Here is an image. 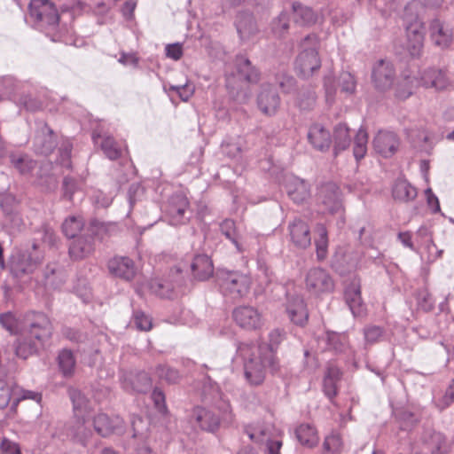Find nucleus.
<instances>
[{
    "label": "nucleus",
    "instance_id": "f257e3e1",
    "mask_svg": "<svg viewBox=\"0 0 454 454\" xmlns=\"http://www.w3.org/2000/svg\"><path fill=\"white\" fill-rule=\"evenodd\" d=\"M239 359L243 364L245 379L251 386L263 383L267 368L273 373L280 368L279 362L272 352L263 353V348L252 341L237 342L236 360Z\"/></svg>",
    "mask_w": 454,
    "mask_h": 454
},
{
    "label": "nucleus",
    "instance_id": "f03ea898",
    "mask_svg": "<svg viewBox=\"0 0 454 454\" xmlns=\"http://www.w3.org/2000/svg\"><path fill=\"white\" fill-rule=\"evenodd\" d=\"M29 19L33 26L53 42H65L67 27L59 23V14L50 0H31Z\"/></svg>",
    "mask_w": 454,
    "mask_h": 454
},
{
    "label": "nucleus",
    "instance_id": "7ed1b4c3",
    "mask_svg": "<svg viewBox=\"0 0 454 454\" xmlns=\"http://www.w3.org/2000/svg\"><path fill=\"white\" fill-rule=\"evenodd\" d=\"M319 38L312 33L303 38L301 43V51L295 60V70L304 79L309 78L321 67L318 56Z\"/></svg>",
    "mask_w": 454,
    "mask_h": 454
},
{
    "label": "nucleus",
    "instance_id": "20e7f679",
    "mask_svg": "<svg viewBox=\"0 0 454 454\" xmlns=\"http://www.w3.org/2000/svg\"><path fill=\"white\" fill-rule=\"evenodd\" d=\"M215 281L221 293L233 300L246 296L252 285L251 277L239 270H218Z\"/></svg>",
    "mask_w": 454,
    "mask_h": 454
},
{
    "label": "nucleus",
    "instance_id": "39448f33",
    "mask_svg": "<svg viewBox=\"0 0 454 454\" xmlns=\"http://www.w3.org/2000/svg\"><path fill=\"white\" fill-rule=\"evenodd\" d=\"M106 231V226L98 221L90 222L84 232L69 244L68 254L72 260L80 261L90 255L95 250V237Z\"/></svg>",
    "mask_w": 454,
    "mask_h": 454
},
{
    "label": "nucleus",
    "instance_id": "423d86ee",
    "mask_svg": "<svg viewBox=\"0 0 454 454\" xmlns=\"http://www.w3.org/2000/svg\"><path fill=\"white\" fill-rule=\"evenodd\" d=\"M25 335L43 347L49 341L53 333V325L47 315L41 312H34L31 318L26 319Z\"/></svg>",
    "mask_w": 454,
    "mask_h": 454
},
{
    "label": "nucleus",
    "instance_id": "0eeeda50",
    "mask_svg": "<svg viewBox=\"0 0 454 454\" xmlns=\"http://www.w3.org/2000/svg\"><path fill=\"white\" fill-rule=\"evenodd\" d=\"M306 288L313 294L333 293L335 283L330 273L320 267L310 269L305 278Z\"/></svg>",
    "mask_w": 454,
    "mask_h": 454
},
{
    "label": "nucleus",
    "instance_id": "6e6552de",
    "mask_svg": "<svg viewBox=\"0 0 454 454\" xmlns=\"http://www.w3.org/2000/svg\"><path fill=\"white\" fill-rule=\"evenodd\" d=\"M451 445L441 432L427 430L421 437L420 454H450Z\"/></svg>",
    "mask_w": 454,
    "mask_h": 454
},
{
    "label": "nucleus",
    "instance_id": "1a4fd4ad",
    "mask_svg": "<svg viewBox=\"0 0 454 454\" xmlns=\"http://www.w3.org/2000/svg\"><path fill=\"white\" fill-rule=\"evenodd\" d=\"M188 207L189 201L186 197L182 194H174L164 205L163 212L168 223L177 226L186 223L187 218L184 215Z\"/></svg>",
    "mask_w": 454,
    "mask_h": 454
},
{
    "label": "nucleus",
    "instance_id": "9d476101",
    "mask_svg": "<svg viewBox=\"0 0 454 454\" xmlns=\"http://www.w3.org/2000/svg\"><path fill=\"white\" fill-rule=\"evenodd\" d=\"M395 71L391 62L384 59L379 60L373 67L372 81L374 87L380 91L389 90L394 82Z\"/></svg>",
    "mask_w": 454,
    "mask_h": 454
},
{
    "label": "nucleus",
    "instance_id": "9b49d317",
    "mask_svg": "<svg viewBox=\"0 0 454 454\" xmlns=\"http://www.w3.org/2000/svg\"><path fill=\"white\" fill-rule=\"evenodd\" d=\"M308 143L318 152L326 153L333 144L332 133L323 124L312 123L307 133Z\"/></svg>",
    "mask_w": 454,
    "mask_h": 454
},
{
    "label": "nucleus",
    "instance_id": "f8f14e48",
    "mask_svg": "<svg viewBox=\"0 0 454 454\" xmlns=\"http://www.w3.org/2000/svg\"><path fill=\"white\" fill-rule=\"evenodd\" d=\"M318 201L325 210L330 214H336L342 210L340 188L334 183L323 184L318 192Z\"/></svg>",
    "mask_w": 454,
    "mask_h": 454
},
{
    "label": "nucleus",
    "instance_id": "ddd939ff",
    "mask_svg": "<svg viewBox=\"0 0 454 454\" xmlns=\"http://www.w3.org/2000/svg\"><path fill=\"white\" fill-rule=\"evenodd\" d=\"M287 230L290 241L296 248L306 249L310 246V228L307 222L294 218L288 223Z\"/></svg>",
    "mask_w": 454,
    "mask_h": 454
},
{
    "label": "nucleus",
    "instance_id": "4468645a",
    "mask_svg": "<svg viewBox=\"0 0 454 454\" xmlns=\"http://www.w3.org/2000/svg\"><path fill=\"white\" fill-rule=\"evenodd\" d=\"M280 102L278 93L270 84L264 83L261 86V90L257 96V106L263 114L275 115L280 106Z\"/></svg>",
    "mask_w": 454,
    "mask_h": 454
},
{
    "label": "nucleus",
    "instance_id": "2eb2a0df",
    "mask_svg": "<svg viewBox=\"0 0 454 454\" xmlns=\"http://www.w3.org/2000/svg\"><path fill=\"white\" fill-rule=\"evenodd\" d=\"M399 138L395 132L380 130L373 138L375 152L384 158L393 156L399 147Z\"/></svg>",
    "mask_w": 454,
    "mask_h": 454
},
{
    "label": "nucleus",
    "instance_id": "dca6fc26",
    "mask_svg": "<svg viewBox=\"0 0 454 454\" xmlns=\"http://www.w3.org/2000/svg\"><path fill=\"white\" fill-rule=\"evenodd\" d=\"M419 82L426 88H434L436 90H443L450 86V80L447 70L436 67L425 69L420 74Z\"/></svg>",
    "mask_w": 454,
    "mask_h": 454
},
{
    "label": "nucleus",
    "instance_id": "f3484780",
    "mask_svg": "<svg viewBox=\"0 0 454 454\" xmlns=\"http://www.w3.org/2000/svg\"><path fill=\"white\" fill-rule=\"evenodd\" d=\"M192 419L201 430L206 432L215 433L220 427L221 419L219 415L214 411L205 407H194Z\"/></svg>",
    "mask_w": 454,
    "mask_h": 454
},
{
    "label": "nucleus",
    "instance_id": "a211bd4d",
    "mask_svg": "<svg viewBox=\"0 0 454 454\" xmlns=\"http://www.w3.org/2000/svg\"><path fill=\"white\" fill-rule=\"evenodd\" d=\"M234 321L242 328L247 330L257 329L262 325L261 315L256 309L251 306H240L232 312Z\"/></svg>",
    "mask_w": 454,
    "mask_h": 454
},
{
    "label": "nucleus",
    "instance_id": "6ab92c4d",
    "mask_svg": "<svg viewBox=\"0 0 454 454\" xmlns=\"http://www.w3.org/2000/svg\"><path fill=\"white\" fill-rule=\"evenodd\" d=\"M109 272L114 277L130 281L136 275L134 262L127 256H115L107 263Z\"/></svg>",
    "mask_w": 454,
    "mask_h": 454
},
{
    "label": "nucleus",
    "instance_id": "aec40b11",
    "mask_svg": "<svg viewBox=\"0 0 454 454\" xmlns=\"http://www.w3.org/2000/svg\"><path fill=\"white\" fill-rule=\"evenodd\" d=\"M92 141L95 145L100 147L105 156L110 160H115L121 157V145L113 136L93 132Z\"/></svg>",
    "mask_w": 454,
    "mask_h": 454
},
{
    "label": "nucleus",
    "instance_id": "412c9836",
    "mask_svg": "<svg viewBox=\"0 0 454 454\" xmlns=\"http://www.w3.org/2000/svg\"><path fill=\"white\" fill-rule=\"evenodd\" d=\"M235 68L240 79L251 84H256L261 79L260 70L252 64L245 54H238L234 59Z\"/></svg>",
    "mask_w": 454,
    "mask_h": 454
},
{
    "label": "nucleus",
    "instance_id": "4be33fe9",
    "mask_svg": "<svg viewBox=\"0 0 454 454\" xmlns=\"http://www.w3.org/2000/svg\"><path fill=\"white\" fill-rule=\"evenodd\" d=\"M430 38L433 43L441 48L446 49L450 46L453 38V32L445 26L440 20H432L429 26Z\"/></svg>",
    "mask_w": 454,
    "mask_h": 454
},
{
    "label": "nucleus",
    "instance_id": "5701e85b",
    "mask_svg": "<svg viewBox=\"0 0 454 454\" xmlns=\"http://www.w3.org/2000/svg\"><path fill=\"white\" fill-rule=\"evenodd\" d=\"M333 139V153L337 157L343 151L349 148L352 141L350 129L346 123H338L333 127L332 133Z\"/></svg>",
    "mask_w": 454,
    "mask_h": 454
},
{
    "label": "nucleus",
    "instance_id": "b1692460",
    "mask_svg": "<svg viewBox=\"0 0 454 454\" xmlns=\"http://www.w3.org/2000/svg\"><path fill=\"white\" fill-rule=\"evenodd\" d=\"M286 190L289 198L297 204L302 203L309 196V184L297 176L286 179Z\"/></svg>",
    "mask_w": 454,
    "mask_h": 454
},
{
    "label": "nucleus",
    "instance_id": "393cba45",
    "mask_svg": "<svg viewBox=\"0 0 454 454\" xmlns=\"http://www.w3.org/2000/svg\"><path fill=\"white\" fill-rule=\"evenodd\" d=\"M345 301L352 314L356 317L363 312V301L361 297L360 279L354 278L344 292Z\"/></svg>",
    "mask_w": 454,
    "mask_h": 454
},
{
    "label": "nucleus",
    "instance_id": "a878e982",
    "mask_svg": "<svg viewBox=\"0 0 454 454\" xmlns=\"http://www.w3.org/2000/svg\"><path fill=\"white\" fill-rule=\"evenodd\" d=\"M190 267L193 278L200 281L207 280L214 272L210 257L204 254L195 255Z\"/></svg>",
    "mask_w": 454,
    "mask_h": 454
},
{
    "label": "nucleus",
    "instance_id": "bb28decb",
    "mask_svg": "<svg viewBox=\"0 0 454 454\" xmlns=\"http://www.w3.org/2000/svg\"><path fill=\"white\" fill-rule=\"evenodd\" d=\"M235 26L240 39L243 41L248 40L257 32L256 22L250 12H239L236 16Z\"/></svg>",
    "mask_w": 454,
    "mask_h": 454
},
{
    "label": "nucleus",
    "instance_id": "cd10ccee",
    "mask_svg": "<svg viewBox=\"0 0 454 454\" xmlns=\"http://www.w3.org/2000/svg\"><path fill=\"white\" fill-rule=\"evenodd\" d=\"M294 434L298 442L304 447L311 449L318 444V433L316 427L312 424H300L295 428Z\"/></svg>",
    "mask_w": 454,
    "mask_h": 454
},
{
    "label": "nucleus",
    "instance_id": "c85d7f7f",
    "mask_svg": "<svg viewBox=\"0 0 454 454\" xmlns=\"http://www.w3.org/2000/svg\"><path fill=\"white\" fill-rule=\"evenodd\" d=\"M408 37V51L413 58L419 57L424 42V34L420 30V24H409L406 27Z\"/></svg>",
    "mask_w": 454,
    "mask_h": 454
},
{
    "label": "nucleus",
    "instance_id": "c756f323",
    "mask_svg": "<svg viewBox=\"0 0 454 454\" xmlns=\"http://www.w3.org/2000/svg\"><path fill=\"white\" fill-rule=\"evenodd\" d=\"M7 160L12 168L23 176L30 174L36 166V161L22 153H9L7 154Z\"/></svg>",
    "mask_w": 454,
    "mask_h": 454
},
{
    "label": "nucleus",
    "instance_id": "7c9ffc66",
    "mask_svg": "<svg viewBox=\"0 0 454 454\" xmlns=\"http://www.w3.org/2000/svg\"><path fill=\"white\" fill-rule=\"evenodd\" d=\"M322 340L325 343V349L336 354L344 353L349 348L348 337L345 333L326 331L325 335L322 337Z\"/></svg>",
    "mask_w": 454,
    "mask_h": 454
},
{
    "label": "nucleus",
    "instance_id": "2f4dec72",
    "mask_svg": "<svg viewBox=\"0 0 454 454\" xmlns=\"http://www.w3.org/2000/svg\"><path fill=\"white\" fill-rule=\"evenodd\" d=\"M294 22L302 27L314 25L317 20V14L315 11L300 2H294L292 4Z\"/></svg>",
    "mask_w": 454,
    "mask_h": 454
},
{
    "label": "nucleus",
    "instance_id": "473e14b6",
    "mask_svg": "<svg viewBox=\"0 0 454 454\" xmlns=\"http://www.w3.org/2000/svg\"><path fill=\"white\" fill-rule=\"evenodd\" d=\"M35 263L26 254L12 256L10 262V271L15 278H21L25 274L32 273Z\"/></svg>",
    "mask_w": 454,
    "mask_h": 454
},
{
    "label": "nucleus",
    "instance_id": "72a5a7b5",
    "mask_svg": "<svg viewBox=\"0 0 454 454\" xmlns=\"http://www.w3.org/2000/svg\"><path fill=\"white\" fill-rule=\"evenodd\" d=\"M286 311L294 324L303 326L307 323L309 313L302 299L295 298L287 305Z\"/></svg>",
    "mask_w": 454,
    "mask_h": 454
},
{
    "label": "nucleus",
    "instance_id": "f704fd0d",
    "mask_svg": "<svg viewBox=\"0 0 454 454\" xmlns=\"http://www.w3.org/2000/svg\"><path fill=\"white\" fill-rule=\"evenodd\" d=\"M417 189L406 180H397L392 188L393 198L396 200L411 201L417 197Z\"/></svg>",
    "mask_w": 454,
    "mask_h": 454
},
{
    "label": "nucleus",
    "instance_id": "c9c22d12",
    "mask_svg": "<svg viewBox=\"0 0 454 454\" xmlns=\"http://www.w3.org/2000/svg\"><path fill=\"white\" fill-rule=\"evenodd\" d=\"M122 386L128 391L145 393L151 387L152 380L147 372H139L129 381L125 380Z\"/></svg>",
    "mask_w": 454,
    "mask_h": 454
},
{
    "label": "nucleus",
    "instance_id": "e433bc0d",
    "mask_svg": "<svg viewBox=\"0 0 454 454\" xmlns=\"http://www.w3.org/2000/svg\"><path fill=\"white\" fill-rule=\"evenodd\" d=\"M119 418H116L115 423L105 413L98 414L93 419L95 431L101 436L106 437L115 431L121 424Z\"/></svg>",
    "mask_w": 454,
    "mask_h": 454
},
{
    "label": "nucleus",
    "instance_id": "4c0bfd02",
    "mask_svg": "<svg viewBox=\"0 0 454 454\" xmlns=\"http://www.w3.org/2000/svg\"><path fill=\"white\" fill-rule=\"evenodd\" d=\"M85 221L82 215H69L61 225L63 234L67 239H74L84 229Z\"/></svg>",
    "mask_w": 454,
    "mask_h": 454
},
{
    "label": "nucleus",
    "instance_id": "58836bf2",
    "mask_svg": "<svg viewBox=\"0 0 454 454\" xmlns=\"http://www.w3.org/2000/svg\"><path fill=\"white\" fill-rule=\"evenodd\" d=\"M75 364V357L70 349L65 348L59 353L58 365L63 376H72L74 372Z\"/></svg>",
    "mask_w": 454,
    "mask_h": 454
},
{
    "label": "nucleus",
    "instance_id": "ea45409f",
    "mask_svg": "<svg viewBox=\"0 0 454 454\" xmlns=\"http://www.w3.org/2000/svg\"><path fill=\"white\" fill-rule=\"evenodd\" d=\"M426 8L420 0H411L405 8L403 17L409 24H421L420 17Z\"/></svg>",
    "mask_w": 454,
    "mask_h": 454
},
{
    "label": "nucleus",
    "instance_id": "a19ab883",
    "mask_svg": "<svg viewBox=\"0 0 454 454\" xmlns=\"http://www.w3.org/2000/svg\"><path fill=\"white\" fill-rule=\"evenodd\" d=\"M37 342H35L26 335L23 339L18 340L15 344V354L21 359H27L38 352L41 348Z\"/></svg>",
    "mask_w": 454,
    "mask_h": 454
},
{
    "label": "nucleus",
    "instance_id": "79ce46f5",
    "mask_svg": "<svg viewBox=\"0 0 454 454\" xmlns=\"http://www.w3.org/2000/svg\"><path fill=\"white\" fill-rule=\"evenodd\" d=\"M368 133L364 128H360L354 137L353 155L358 162L367 153Z\"/></svg>",
    "mask_w": 454,
    "mask_h": 454
},
{
    "label": "nucleus",
    "instance_id": "37998d69",
    "mask_svg": "<svg viewBox=\"0 0 454 454\" xmlns=\"http://www.w3.org/2000/svg\"><path fill=\"white\" fill-rule=\"evenodd\" d=\"M317 96L313 89L302 88L295 98V106L301 111H311L316 106Z\"/></svg>",
    "mask_w": 454,
    "mask_h": 454
},
{
    "label": "nucleus",
    "instance_id": "c03bdc74",
    "mask_svg": "<svg viewBox=\"0 0 454 454\" xmlns=\"http://www.w3.org/2000/svg\"><path fill=\"white\" fill-rule=\"evenodd\" d=\"M317 232L318 237L315 240L317 257L319 261L326 258L328 248V231L324 224L317 225Z\"/></svg>",
    "mask_w": 454,
    "mask_h": 454
},
{
    "label": "nucleus",
    "instance_id": "a18cd8bd",
    "mask_svg": "<svg viewBox=\"0 0 454 454\" xmlns=\"http://www.w3.org/2000/svg\"><path fill=\"white\" fill-rule=\"evenodd\" d=\"M274 81L285 94H291L296 90L295 78L285 70L278 71L275 74Z\"/></svg>",
    "mask_w": 454,
    "mask_h": 454
},
{
    "label": "nucleus",
    "instance_id": "49530a36",
    "mask_svg": "<svg viewBox=\"0 0 454 454\" xmlns=\"http://www.w3.org/2000/svg\"><path fill=\"white\" fill-rule=\"evenodd\" d=\"M154 374L168 384H176L181 380L179 371L168 364H158L154 369Z\"/></svg>",
    "mask_w": 454,
    "mask_h": 454
},
{
    "label": "nucleus",
    "instance_id": "de8ad7c7",
    "mask_svg": "<svg viewBox=\"0 0 454 454\" xmlns=\"http://www.w3.org/2000/svg\"><path fill=\"white\" fill-rule=\"evenodd\" d=\"M221 151L231 160H239L242 153V145L239 138L226 137L221 144Z\"/></svg>",
    "mask_w": 454,
    "mask_h": 454
},
{
    "label": "nucleus",
    "instance_id": "09e8293b",
    "mask_svg": "<svg viewBox=\"0 0 454 454\" xmlns=\"http://www.w3.org/2000/svg\"><path fill=\"white\" fill-rule=\"evenodd\" d=\"M42 132H46L48 134V137H45L44 139H42L40 137H37L35 138V141L36 145H40V147L38 148L40 153L47 155L53 151L56 145V143L53 139L54 132L47 124H44V126L42 129Z\"/></svg>",
    "mask_w": 454,
    "mask_h": 454
},
{
    "label": "nucleus",
    "instance_id": "8fccbe9b",
    "mask_svg": "<svg viewBox=\"0 0 454 454\" xmlns=\"http://www.w3.org/2000/svg\"><path fill=\"white\" fill-rule=\"evenodd\" d=\"M415 81V78L409 75L404 76L401 81H399L395 86V98L404 100L411 96Z\"/></svg>",
    "mask_w": 454,
    "mask_h": 454
},
{
    "label": "nucleus",
    "instance_id": "3c124183",
    "mask_svg": "<svg viewBox=\"0 0 454 454\" xmlns=\"http://www.w3.org/2000/svg\"><path fill=\"white\" fill-rule=\"evenodd\" d=\"M42 399H43L42 393L37 392V391L21 388L20 390L19 395L14 397L12 400V403L11 404V411L12 412H16L18 405L21 401L32 400V401H35L36 403H41Z\"/></svg>",
    "mask_w": 454,
    "mask_h": 454
},
{
    "label": "nucleus",
    "instance_id": "603ef678",
    "mask_svg": "<svg viewBox=\"0 0 454 454\" xmlns=\"http://www.w3.org/2000/svg\"><path fill=\"white\" fill-rule=\"evenodd\" d=\"M220 230L221 232L231 241V243L235 246L237 250L239 253H242L244 250L241 247V245L239 243L237 239L236 235V228H235V223L233 220L231 219H225L223 220L220 224Z\"/></svg>",
    "mask_w": 454,
    "mask_h": 454
},
{
    "label": "nucleus",
    "instance_id": "864d4df0",
    "mask_svg": "<svg viewBox=\"0 0 454 454\" xmlns=\"http://www.w3.org/2000/svg\"><path fill=\"white\" fill-rule=\"evenodd\" d=\"M289 30V15L286 12H281L279 15L272 21L273 34L282 38Z\"/></svg>",
    "mask_w": 454,
    "mask_h": 454
},
{
    "label": "nucleus",
    "instance_id": "5fc2aeb1",
    "mask_svg": "<svg viewBox=\"0 0 454 454\" xmlns=\"http://www.w3.org/2000/svg\"><path fill=\"white\" fill-rule=\"evenodd\" d=\"M225 86L229 94L233 98L234 100L238 101L239 103H245L247 100V93L243 92L235 85V75L233 74H227L225 75Z\"/></svg>",
    "mask_w": 454,
    "mask_h": 454
},
{
    "label": "nucleus",
    "instance_id": "6e6d98bb",
    "mask_svg": "<svg viewBox=\"0 0 454 454\" xmlns=\"http://www.w3.org/2000/svg\"><path fill=\"white\" fill-rule=\"evenodd\" d=\"M15 384L5 379H0V410L5 409L11 403Z\"/></svg>",
    "mask_w": 454,
    "mask_h": 454
},
{
    "label": "nucleus",
    "instance_id": "4d7b16f0",
    "mask_svg": "<svg viewBox=\"0 0 454 454\" xmlns=\"http://www.w3.org/2000/svg\"><path fill=\"white\" fill-rule=\"evenodd\" d=\"M150 291L161 298H170L173 294V288L168 282L160 279H152L149 282Z\"/></svg>",
    "mask_w": 454,
    "mask_h": 454
},
{
    "label": "nucleus",
    "instance_id": "13d9d810",
    "mask_svg": "<svg viewBox=\"0 0 454 454\" xmlns=\"http://www.w3.org/2000/svg\"><path fill=\"white\" fill-rule=\"evenodd\" d=\"M285 338V333L280 329H274L269 333V343L268 345H257L263 348V353L272 352L276 356V350L278 345L283 341Z\"/></svg>",
    "mask_w": 454,
    "mask_h": 454
},
{
    "label": "nucleus",
    "instance_id": "bf43d9fd",
    "mask_svg": "<svg viewBox=\"0 0 454 454\" xmlns=\"http://www.w3.org/2000/svg\"><path fill=\"white\" fill-rule=\"evenodd\" d=\"M342 441L339 434H331L325 438L323 443L324 454H340L341 450Z\"/></svg>",
    "mask_w": 454,
    "mask_h": 454
},
{
    "label": "nucleus",
    "instance_id": "052dcab7",
    "mask_svg": "<svg viewBox=\"0 0 454 454\" xmlns=\"http://www.w3.org/2000/svg\"><path fill=\"white\" fill-rule=\"evenodd\" d=\"M0 207L6 216H12L16 213L17 200L9 192L0 193Z\"/></svg>",
    "mask_w": 454,
    "mask_h": 454
},
{
    "label": "nucleus",
    "instance_id": "680f3d73",
    "mask_svg": "<svg viewBox=\"0 0 454 454\" xmlns=\"http://www.w3.org/2000/svg\"><path fill=\"white\" fill-rule=\"evenodd\" d=\"M73 145L69 141L63 142L59 148V157L57 162L67 169L72 167L71 153Z\"/></svg>",
    "mask_w": 454,
    "mask_h": 454
},
{
    "label": "nucleus",
    "instance_id": "e2e57ef3",
    "mask_svg": "<svg viewBox=\"0 0 454 454\" xmlns=\"http://www.w3.org/2000/svg\"><path fill=\"white\" fill-rule=\"evenodd\" d=\"M339 85L342 92L353 94L356 91V81L349 72H343L339 76Z\"/></svg>",
    "mask_w": 454,
    "mask_h": 454
},
{
    "label": "nucleus",
    "instance_id": "0e129e2a",
    "mask_svg": "<svg viewBox=\"0 0 454 454\" xmlns=\"http://www.w3.org/2000/svg\"><path fill=\"white\" fill-rule=\"evenodd\" d=\"M17 104L29 112H36L43 107V103L31 95H22L17 100Z\"/></svg>",
    "mask_w": 454,
    "mask_h": 454
},
{
    "label": "nucleus",
    "instance_id": "69168bd1",
    "mask_svg": "<svg viewBox=\"0 0 454 454\" xmlns=\"http://www.w3.org/2000/svg\"><path fill=\"white\" fill-rule=\"evenodd\" d=\"M418 306L425 312H430L434 308L433 295L427 290H422L418 294Z\"/></svg>",
    "mask_w": 454,
    "mask_h": 454
},
{
    "label": "nucleus",
    "instance_id": "338daca9",
    "mask_svg": "<svg viewBox=\"0 0 454 454\" xmlns=\"http://www.w3.org/2000/svg\"><path fill=\"white\" fill-rule=\"evenodd\" d=\"M133 322L136 327L141 331H149L152 328V320L141 310H135L133 313Z\"/></svg>",
    "mask_w": 454,
    "mask_h": 454
},
{
    "label": "nucleus",
    "instance_id": "774afa93",
    "mask_svg": "<svg viewBox=\"0 0 454 454\" xmlns=\"http://www.w3.org/2000/svg\"><path fill=\"white\" fill-rule=\"evenodd\" d=\"M151 397L158 411L162 414L167 413L168 408L164 392L160 388L155 387L152 392Z\"/></svg>",
    "mask_w": 454,
    "mask_h": 454
}]
</instances>
